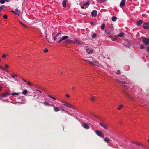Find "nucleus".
<instances>
[{"label":"nucleus","instance_id":"nucleus-41","mask_svg":"<svg viewBox=\"0 0 149 149\" xmlns=\"http://www.w3.org/2000/svg\"><path fill=\"white\" fill-rule=\"evenodd\" d=\"M5 8V6H2L0 7V9L2 10V9Z\"/></svg>","mask_w":149,"mask_h":149},{"label":"nucleus","instance_id":"nucleus-7","mask_svg":"<svg viewBox=\"0 0 149 149\" xmlns=\"http://www.w3.org/2000/svg\"><path fill=\"white\" fill-rule=\"evenodd\" d=\"M65 42L67 43V44H69L70 43L75 44V42L73 40L68 39L65 41Z\"/></svg>","mask_w":149,"mask_h":149},{"label":"nucleus","instance_id":"nucleus-5","mask_svg":"<svg viewBox=\"0 0 149 149\" xmlns=\"http://www.w3.org/2000/svg\"><path fill=\"white\" fill-rule=\"evenodd\" d=\"M9 68V66H0V68L1 69L5 70L7 72H8V71L7 70V69Z\"/></svg>","mask_w":149,"mask_h":149},{"label":"nucleus","instance_id":"nucleus-10","mask_svg":"<svg viewBox=\"0 0 149 149\" xmlns=\"http://www.w3.org/2000/svg\"><path fill=\"white\" fill-rule=\"evenodd\" d=\"M11 12L15 13L16 15H18V16L19 15L20 12L19 11L17 8H16L15 10V11H11Z\"/></svg>","mask_w":149,"mask_h":149},{"label":"nucleus","instance_id":"nucleus-12","mask_svg":"<svg viewBox=\"0 0 149 149\" xmlns=\"http://www.w3.org/2000/svg\"><path fill=\"white\" fill-rule=\"evenodd\" d=\"M126 0H122L120 4V6L121 7H123L125 5V1Z\"/></svg>","mask_w":149,"mask_h":149},{"label":"nucleus","instance_id":"nucleus-13","mask_svg":"<svg viewBox=\"0 0 149 149\" xmlns=\"http://www.w3.org/2000/svg\"><path fill=\"white\" fill-rule=\"evenodd\" d=\"M84 128L85 129H88L89 128V126L86 123H84L83 125Z\"/></svg>","mask_w":149,"mask_h":149},{"label":"nucleus","instance_id":"nucleus-31","mask_svg":"<svg viewBox=\"0 0 149 149\" xmlns=\"http://www.w3.org/2000/svg\"><path fill=\"white\" fill-rule=\"evenodd\" d=\"M5 2V0H0V3L1 4H4Z\"/></svg>","mask_w":149,"mask_h":149},{"label":"nucleus","instance_id":"nucleus-30","mask_svg":"<svg viewBox=\"0 0 149 149\" xmlns=\"http://www.w3.org/2000/svg\"><path fill=\"white\" fill-rule=\"evenodd\" d=\"M119 107H118V110H120V109H121V108L123 107H124V106L123 105H120L119 106Z\"/></svg>","mask_w":149,"mask_h":149},{"label":"nucleus","instance_id":"nucleus-20","mask_svg":"<svg viewBox=\"0 0 149 149\" xmlns=\"http://www.w3.org/2000/svg\"><path fill=\"white\" fill-rule=\"evenodd\" d=\"M125 35L124 33L122 32L118 34V36L119 37H123Z\"/></svg>","mask_w":149,"mask_h":149},{"label":"nucleus","instance_id":"nucleus-62","mask_svg":"<svg viewBox=\"0 0 149 149\" xmlns=\"http://www.w3.org/2000/svg\"><path fill=\"white\" fill-rule=\"evenodd\" d=\"M49 97H50V98H51L52 97H52V96H51L50 95H48V96Z\"/></svg>","mask_w":149,"mask_h":149},{"label":"nucleus","instance_id":"nucleus-38","mask_svg":"<svg viewBox=\"0 0 149 149\" xmlns=\"http://www.w3.org/2000/svg\"><path fill=\"white\" fill-rule=\"evenodd\" d=\"M3 17L5 19H7V18H8V17H7V15H4L3 16Z\"/></svg>","mask_w":149,"mask_h":149},{"label":"nucleus","instance_id":"nucleus-17","mask_svg":"<svg viewBox=\"0 0 149 149\" xmlns=\"http://www.w3.org/2000/svg\"><path fill=\"white\" fill-rule=\"evenodd\" d=\"M143 23V21L141 20H139L136 22L137 25H140Z\"/></svg>","mask_w":149,"mask_h":149},{"label":"nucleus","instance_id":"nucleus-60","mask_svg":"<svg viewBox=\"0 0 149 149\" xmlns=\"http://www.w3.org/2000/svg\"><path fill=\"white\" fill-rule=\"evenodd\" d=\"M52 99H54V100H56V98H54V97H52Z\"/></svg>","mask_w":149,"mask_h":149},{"label":"nucleus","instance_id":"nucleus-58","mask_svg":"<svg viewBox=\"0 0 149 149\" xmlns=\"http://www.w3.org/2000/svg\"><path fill=\"white\" fill-rule=\"evenodd\" d=\"M91 25H94V23L92 22H91Z\"/></svg>","mask_w":149,"mask_h":149},{"label":"nucleus","instance_id":"nucleus-55","mask_svg":"<svg viewBox=\"0 0 149 149\" xmlns=\"http://www.w3.org/2000/svg\"><path fill=\"white\" fill-rule=\"evenodd\" d=\"M72 90H74L75 89V88L74 87H72Z\"/></svg>","mask_w":149,"mask_h":149},{"label":"nucleus","instance_id":"nucleus-57","mask_svg":"<svg viewBox=\"0 0 149 149\" xmlns=\"http://www.w3.org/2000/svg\"><path fill=\"white\" fill-rule=\"evenodd\" d=\"M22 80H23L24 81V82H27V81L26 80H25V79H22Z\"/></svg>","mask_w":149,"mask_h":149},{"label":"nucleus","instance_id":"nucleus-9","mask_svg":"<svg viewBox=\"0 0 149 149\" xmlns=\"http://www.w3.org/2000/svg\"><path fill=\"white\" fill-rule=\"evenodd\" d=\"M73 39L74 40V41L75 42V43H77V44L81 45L82 44L83 42L79 40H77L75 38H74Z\"/></svg>","mask_w":149,"mask_h":149},{"label":"nucleus","instance_id":"nucleus-28","mask_svg":"<svg viewBox=\"0 0 149 149\" xmlns=\"http://www.w3.org/2000/svg\"><path fill=\"white\" fill-rule=\"evenodd\" d=\"M104 31L105 34L106 35L109 34L110 33V32L107 30L105 29Z\"/></svg>","mask_w":149,"mask_h":149},{"label":"nucleus","instance_id":"nucleus-54","mask_svg":"<svg viewBox=\"0 0 149 149\" xmlns=\"http://www.w3.org/2000/svg\"><path fill=\"white\" fill-rule=\"evenodd\" d=\"M10 1V0H5V1L6 2H9Z\"/></svg>","mask_w":149,"mask_h":149},{"label":"nucleus","instance_id":"nucleus-49","mask_svg":"<svg viewBox=\"0 0 149 149\" xmlns=\"http://www.w3.org/2000/svg\"><path fill=\"white\" fill-rule=\"evenodd\" d=\"M65 96H66V97L68 98H69L70 97V95H68V94H66L65 95Z\"/></svg>","mask_w":149,"mask_h":149},{"label":"nucleus","instance_id":"nucleus-39","mask_svg":"<svg viewBox=\"0 0 149 149\" xmlns=\"http://www.w3.org/2000/svg\"><path fill=\"white\" fill-rule=\"evenodd\" d=\"M134 143H135V144H137L138 145H141V146H144V145H142V144H141L139 143H137V142H134Z\"/></svg>","mask_w":149,"mask_h":149},{"label":"nucleus","instance_id":"nucleus-45","mask_svg":"<svg viewBox=\"0 0 149 149\" xmlns=\"http://www.w3.org/2000/svg\"><path fill=\"white\" fill-rule=\"evenodd\" d=\"M7 55L5 54H4L2 56V58H6Z\"/></svg>","mask_w":149,"mask_h":149},{"label":"nucleus","instance_id":"nucleus-4","mask_svg":"<svg viewBox=\"0 0 149 149\" xmlns=\"http://www.w3.org/2000/svg\"><path fill=\"white\" fill-rule=\"evenodd\" d=\"M64 102L63 105L67 106L68 107H69L70 108H72L74 109H75L74 107L72 105L68 103L67 102Z\"/></svg>","mask_w":149,"mask_h":149},{"label":"nucleus","instance_id":"nucleus-34","mask_svg":"<svg viewBox=\"0 0 149 149\" xmlns=\"http://www.w3.org/2000/svg\"><path fill=\"white\" fill-rule=\"evenodd\" d=\"M18 95H19V94L17 93H13L12 94V96H14V95L18 96Z\"/></svg>","mask_w":149,"mask_h":149},{"label":"nucleus","instance_id":"nucleus-42","mask_svg":"<svg viewBox=\"0 0 149 149\" xmlns=\"http://www.w3.org/2000/svg\"><path fill=\"white\" fill-rule=\"evenodd\" d=\"M117 74H121V72H120V71L119 70H117Z\"/></svg>","mask_w":149,"mask_h":149},{"label":"nucleus","instance_id":"nucleus-36","mask_svg":"<svg viewBox=\"0 0 149 149\" xmlns=\"http://www.w3.org/2000/svg\"><path fill=\"white\" fill-rule=\"evenodd\" d=\"M48 49L47 48H45L43 50V52L45 53L47 52H48Z\"/></svg>","mask_w":149,"mask_h":149},{"label":"nucleus","instance_id":"nucleus-44","mask_svg":"<svg viewBox=\"0 0 149 149\" xmlns=\"http://www.w3.org/2000/svg\"><path fill=\"white\" fill-rule=\"evenodd\" d=\"M63 39H62V38H61L59 40V41H58V42L59 43H60V42H61L62 41H63Z\"/></svg>","mask_w":149,"mask_h":149},{"label":"nucleus","instance_id":"nucleus-25","mask_svg":"<svg viewBox=\"0 0 149 149\" xmlns=\"http://www.w3.org/2000/svg\"><path fill=\"white\" fill-rule=\"evenodd\" d=\"M54 33H53L52 34V35L53 36V40L54 41L56 40L57 39V37L56 36H54Z\"/></svg>","mask_w":149,"mask_h":149},{"label":"nucleus","instance_id":"nucleus-46","mask_svg":"<svg viewBox=\"0 0 149 149\" xmlns=\"http://www.w3.org/2000/svg\"><path fill=\"white\" fill-rule=\"evenodd\" d=\"M61 33H58L56 35V36L57 37H58V36H60V35L61 34Z\"/></svg>","mask_w":149,"mask_h":149},{"label":"nucleus","instance_id":"nucleus-2","mask_svg":"<svg viewBox=\"0 0 149 149\" xmlns=\"http://www.w3.org/2000/svg\"><path fill=\"white\" fill-rule=\"evenodd\" d=\"M99 125L105 129L107 130L108 127L107 124L105 123L104 121H102L101 123H99Z\"/></svg>","mask_w":149,"mask_h":149},{"label":"nucleus","instance_id":"nucleus-23","mask_svg":"<svg viewBox=\"0 0 149 149\" xmlns=\"http://www.w3.org/2000/svg\"><path fill=\"white\" fill-rule=\"evenodd\" d=\"M63 40H65L68 38V37L67 36H64L62 37Z\"/></svg>","mask_w":149,"mask_h":149},{"label":"nucleus","instance_id":"nucleus-3","mask_svg":"<svg viewBox=\"0 0 149 149\" xmlns=\"http://www.w3.org/2000/svg\"><path fill=\"white\" fill-rule=\"evenodd\" d=\"M96 134L99 136L103 138L104 137V136L102 132L99 130H97L95 131Z\"/></svg>","mask_w":149,"mask_h":149},{"label":"nucleus","instance_id":"nucleus-19","mask_svg":"<svg viewBox=\"0 0 149 149\" xmlns=\"http://www.w3.org/2000/svg\"><path fill=\"white\" fill-rule=\"evenodd\" d=\"M90 2L88 1L87 2H86L84 4V6L86 7V8H87V7H88V6L90 4Z\"/></svg>","mask_w":149,"mask_h":149},{"label":"nucleus","instance_id":"nucleus-1","mask_svg":"<svg viewBox=\"0 0 149 149\" xmlns=\"http://www.w3.org/2000/svg\"><path fill=\"white\" fill-rule=\"evenodd\" d=\"M142 42L143 43L146 45H149V38H147L146 37H142Z\"/></svg>","mask_w":149,"mask_h":149},{"label":"nucleus","instance_id":"nucleus-63","mask_svg":"<svg viewBox=\"0 0 149 149\" xmlns=\"http://www.w3.org/2000/svg\"><path fill=\"white\" fill-rule=\"evenodd\" d=\"M65 112H66L68 113V111H65Z\"/></svg>","mask_w":149,"mask_h":149},{"label":"nucleus","instance_id":"nucleus-32","mask_svg":"<svg viewBox=\"0 0 149 149\" xmlns=\"http://www.w3.org/2000/svg\"><path fill=\"white\" fill-rule=\"evenodd\" d=\"M117 81L119 82L120 83H122L123 84H126V83L125 82V81H121L120 80H117Z\"/></svg>","mask_w":149,"mask_h":149},{"label":"nucleus","instance_id":"nucleus-18","mask_svg":"<svg viewBox=\"0 0 149 149\" xmlns=\"http://www.w3.org/2000/svg\"><path fill=\"white\" fill-rule=\"evenodd\" d=\"M104 141L106 142H108L110 141V139L108 138L105 137L104 139Z\"/></svg>","mask_w":149,"mask_h":149},{"label":"nucleus","instance_id":"nucleus-8","mask_svg":"<svg viewBox=\"0 0 149 149\" xmlns=\"http://www.w3.org/2000/svg\"><path fill=\"white\" fill-rule=\"evenodd\" d=\"M91 14L92 17H95L97 16V12L95 10H94L92 11Z\"/></svg>","mask_w":149,"mask_h":149},{"label":"nucleus","instance_id":"nucleus-16","mask_svg":"<svg viewBox=\"0 0 149 149\" xmlns=\"http://www.w3.org/2000/svg\"><path fill=\"white\" fill-rule=\"evenodd\" d=\"M8 95V92H5L4 93H2L1 95L2 97H6Z\"/></svg>","mask_w":149,"mask_h":149},{"label":"nucleus","instance_id":"nucleus-56","mask_svg":"<svg viewBox=\"0 0 149 149\" xmlns=\"http://www.w3.org/2000/svg\"><path fill=\"white\" fill-rule=\"evenodd\" d=\"M60 108L61 109V110H62V111H65L64 110V109H63L62 107H61V108Z\"/></svg>","mask_w":149,"mask_h":149},{"label":"nucleus","instance_id":"nucleus-50","mask_svg":"<svg viewBox=\"0 0 149 149\" xmlns=\"http://www.w3.org/2000/svg\"><path fill=\"white\" fill-rule=\"evenodd\" d=\"M35 91H36V93H37V91H39V92H40V93H42V92H41V91H40L38 90V89H36V90Z\"/></svg>","mask_w":149,"mask_h":149},{"label":"nucleus","instance_id":"nucleus-37","mask_svg":"<svg viewBox=\"0 0 149 149\" xmlns=\"http://www.w3.org/2000/svg\"><path fill=\"white\" fill-rule=\"evenodd\" d=\"M144 45L143 44H141L140 46V48L141 49H144Z\"/></svg>","mask_w":149,"mask_h":149},{"label":"nucleus","instance_id":"nucleus-47","mask_svg":"<svg viewBox=\"0 0 149 149\" xmlns=\"http://www.w3.org/2000/svg\"><path fill=\"white\" fill-rule=\"evenodd\" d=\"M20 24L21 25H23V26L25 27H26V26L23 23H22V22H20Z\"/></svg>","mask_w":149,"mask_h":149},{"label":"nucleus","instance_id":"nucleus-43","mask_svg":"<svg viewBox=\"0 0 149 149\" xmlns=\"http://www.w3.org/2000/svg\"><path fill=\"white\" fill-rule=\"evenodd\" d=\"M81 8L82 9H86V7L84 6V5H83V6H81Z\"/></svg>","mask_w":149,"mask_h":149},{"label":"nucleus","instance_id":"nucleus-29","mask_svg":"<svg viewBox=\"0 0 149 149\" xmlns=\"http://www.w3.org/2000/svg\"><path fill=\"white\" fill-rule=\"evenodd\" d=\"M114 36L115 38L116 39V38H117V36H111V35H110V36H107V37H109V38H113V37Z\"/></svg>","mask_w":149,"mask_h":149},{"label":"nucleus","instance_id":"nucleus-24","mask_svg":"<svg viewBox=\"0 0 149 149\" xmlns=\"http://www.w3.org/2000/svg\"><path fill=\"white\" fill-rule=\"evenodd\" d=\"M100 3H104L107 0H97Z\"/></svg>","mask_w":149,"mask_h":149},{"label":"nucleus","instance_id":"nucleus-64","mask_svg":"<svg viewBox=\"0 0 149 149\" xmlns=\"http://www.w3.org/2000/svg\"><path fill=\"white\" fill-rule=\"evenodd\" d=\"M148 141L149 142V139L148 140Z\"/></svg>","mask_w":149,"mask_h":149},{"label":"nucleus","instance_id":"nucleus-61","mask_svg":"<svg viewBox=\"0 0 149 149\" xmlns=\"http://www.w3.org/2000/svg\"><path fill=\"white\" fill-rule=\"evenodd\" d=\"M2 98V97L1 96V95L0 96V100H1Z\"/></svg>","mask_w":149,"mask_h":149},{"label":"nucleus","instance_id":"nucleus-33","mask_svg":"<svg viewBox=\"0 0 149 149\" xmlns=\"http://www.w3.org/2000/svg\"><path fill=\"white\" fill-rule=\"evenodd\" d=\"M43 103L44 104H45V105H49V103L47 102H44Z\"/></svg>","mask_w":149,"mask_h":149},{"label":"nucleus","instance_id":"nucleus-51","mask_svg":"<svg viewBox=\"0 0 149 149\" xmlns=\"http://www.w3.org/2000/svg\"><path fill=\"white\" fill-rule=\"evenodd\" d=\"M94 62H90V64H94Z\"/></svg>","mask_w":149,"mask_h":149},{"label":"nucleus","instance_id":"nucleus-48","mask_svg":"<svg viewBox=\"0 0 149 149\" xmlns=\"http://www.w3.org/2000/svg\"><path fill=\"white\" fill-rule=\"evenodd\" d=\"M12 77L13 78H15V77H16L17 76L16 75L13 74Z\"/></svg>","mask_w":149,"mask_h":149},{"label":"nucleus","instance_id":"nucleus-59","mask_svg":"<svg viewBox=\"0 0 149 149\" xmlns=\"http://www.w3.org/2000/svg\"><path fill=\"white\" fill-rule=\"evenodd\" d=\"M123 86L125 88H126L127 87V86L126 85H124Z\"/></svg>","mask_w":149,"mask_h":149},{"label":"nucleus","instance_id":"nucleus-52","mask_svg":"<svg viewBox=\"0 0 149 149\" xmlns=\"http://www.w3.org/2000/svg\"><path fill=\"white\" fill-rule=\"evenodd\" d=\"M28 84H29V85H31V83L29 81H28Z\"/></svg>","mask_w":149,"mask_h":149},{"label":"nucleus","instance_id":"nucleus-35","mask_svg":"<svg viewBox=\"0 0 149 149\" xmlns=\"http://www.w3.org/2000/svg\"><path fill=\"white\" fill-rule=\"evenodd\" d=\"M90 97H91V100L92 101H94L95 100L94 98L93 97L90 96Z\"/></svg>","mask_w":149,"mask_h":149},{"label":"nucleus","instance_id":"nucleus-21","mask_svg":"<svg viewBox=\"0 0 149 149\" xmlns=\"http://www.w3.org/2000/svg\"><path fill=\"white\" fill-rule=\"evenodd\" d=\"M97 34L96 33H93L92 35V37L94 39L96 38Z\"/></svg>","mask_w":149,"mask_h":149},{"label":"nucleus","instance_id":"nucleus-22","mask_svg":"<svg viewBox=\"0 0 149 149\" xmlns=\"http://www.w3.org/2000/svg\"><path fill=\"white\" fill-rule=\"evenodd\" d=\"M105 27V24H102L101 26V29L102 30H104Z\"/></svg>","mask_w":149,"mask_h":149},{"label":"nucleus","instance_id":"nucleus-11","mask_svg":"<svg viewBox=\"0 0 149 149\" xmlns=\"http://www.w3.org/2000/svg\"><path fill=\"white\" fill-rule=\"evenodd\" d=\"M54 110L56 112H57L60 110L59 108L53 105Z\"/></svg>","mask_w":149,"mask_h":149},{"label":"nucleus","instance_id":"nucleus-40","mask_svg":"<svg viewBox=\"0 0 149 149\" xmlns=\"http://www.w3.org/2000/svg\"><path fill=\"white\" fill-rule=\"evenodd\" d=\"M125 95H126V96H127L128 97L132 99L131 97H130V95L128 94L127 93H125Z\"/></svg>","mask_w":149,"mask_h":149},{"label":"nucleus","instance_id":"nucleus-26","mask_svg":"<svg viewBox=\"0 0 149 149\" xmlns=\"http://www.w3.org/2000/svg\"><path fill=\"white\" fill-rule=\"evenodd\" d=\"M117 18L115 16H113L112 17V20L113 21H115L116 20Z\"/></svg>","mask_w":149,"mask_h":149},{"label":"nucleus","instance_id":"nucleus-53","mask_svg":"<svg viewBox=\"0 0 149 149\" xmlns=\"http://www.w3.org/2000/svg\"><path fill=\"white\" fill-rule=\"evenodd\" d=\"M147 51H148V52L149 53V47H148Z\"/></svg>","mask_w":149,"mask_h":149},{"label":"nucleus","instance_id":"nucleus-15","mask_svg":"<svg viewBox=\"0 0 149 149\" xmlns=\"http://www.w3.org/2000/svg\"><path fill=\"white\" fill-rule=\"evenodd\" d=\"M67 0H63L62 2V5L63 7L65 8L66 7V3L67 2Z\"/></svg>","mask_w":149,"mask_h":149},{"label":"nucleus","instance_id":"nucleus-27","mask_svg":"<svg viewBox=\"0 0 149 149\" xmlns=\"http://www.w3.org/2000/svg\"><path fill=\"white\" fill-rule=\"evenodd\" d=\"M27 93V91L26 90H24V91L22 92V94L24 95H26Z\"/></svg>","mask_w":149,"mask_h":149},{"label":"nucleus","instance_id":"nucleus-6","mask_svg":"<svg viewBox=\"0 0 149 149\" xmlns=\"http://www.w3.org/2000/svg\"><path fill=\"white\" fill-rule=\"evenodd\" d=\"M143 27L145 29H148L149 28V24L147 22L144 23L143 24Z\"/></svg>","mask_w":149,"mask_h":149},{"label":"nucleus","instance_id":"nucleus-14","mask_svg":"<svg viewBox=\"0 0 149 149\" xmlns=\"http://www.w3.org/2000/svg\"><path fill=\"white\" fill-rule=\"evenodd\" d=\"M86 50L87 53L89 54H92L93 52L92 49H91L89 48L87 49Z\"/></svg>","mask_w":149,"mask_h":149}]
</instances>
